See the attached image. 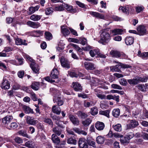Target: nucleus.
Returning <instances> with one entry per match:
<instances>
[{
	"instance_id": "33",
	"label": "nucleus",
	"mask_w": 148,
	"mask_h": 148,
	"mask_svg": "<svg viewBox=\"0 0 148 148\" xmlns=\"http://www.w3.org/2000/svg\"><path fill=\"white\" fill-rule=\"evenodd\" d=\"M138 121L135 120H131L130 124V128H134L138 125Z\"/></svg>"
},
{
	"instance_id": "9",
	"label": "nucleus",
	"mask_w": 148,
	"mask_h": 148,
	"mask_svg": "<svg viewBox=\"0 0 148 148\" xmlns=\"http://www.w3.org/2000/svg\"><path fill=\"white\" fill-rule=\"evenodd\" d=\"M13 118L10 116H7L2 119V123L5 126H8V124L11 122Z\"/></svg>"
},
{
	"instance_id": "6",
	"label": "nucleus",
	"mask_w": 148,
	"mask_h": 148,
	"mask_svg": "<svg viewBox=\"0 0 148 148\" xmlns=\"http://www.w3.org/2000/svg\"><path fill=\"white\" fill-rule=\"evenodd\" d=\"M1 87L2 89L5 90L8 89L10 87V84L8 81L6 79L5 77H4L3 81L1 85Z\"/></svg>"
},
{
	"instance_id": "16",
	"label": "nucleus",
	"mask_w": 148,
	"mask_h": 148,
	"mask_svg": "<svg viewBox=\"0 0 148 148\" xmlns=\"http://www.w3.org/2000/svg\"><path fill=\"white\" fill-rule=\"evenodd\" d=\"M89 14L93 16L98 18L101 19H103L104 18V16L98 12L90 11L89 12Z\"/></svg>"
},
{
	"instance_id": "15",
	"label": "nucleus",
	"mask_w": 148,
	"mask_h": 148,
	"mask_svg": "<svg viewBox=\"0 0 148 148\" xmlns=\"http://www.w3.org/2000/svg\"><path fill=\"white\" fill-rule=\"evenodd\" d=\"M69 119L72 123L75 125H78L79 121L78 119L75 117L73 115H71L69 116Z\"/></svg>"
},
{
	"instance_id": "23",
	"label": "nucleus",
	"mask_w": 148,
	"mask_h": 148,
	"mask_svg": "<svg viewBox=\"0 0 148 148\" xmlns=\"http://www.w3.org/2000/svg\"><path fill=\"white\" fill-rule=\"evenodd\" d=\"M26 42V40H24L23 41V42L22 40L20 38H16L15 43L16 45H27V44Z\"/></svg>"
},
{
	"instance_id": "22",
	"label": "nucleus",
	"mask_w": 148,
	"mask_h": 148,
	"mask_svg": "<svg viewBox=\"0 0 148 148\" xmlns=\"http://www.w3.org/2000/svg\"><path fill=\"white\" fill-rule=\"evenodd\" d=\"M53 101L54 103H56L59 106H61L63 104V101L61 99L60 97H54L53 99Z\"/></svg>"
},
{
	"instance_id": "55",
	"label": "nucleus",
	"mask_w": 148,
	"mask_h": 148,
	"mask_svg": "<svg viewBox=\"0 0 148 148\" xmlns=\"http://www.w3.org/2000/svg\"><path fill=\"white\" fill-rule=\"evenodd\" d=\"M53 9L51 8L50 7L46 8L45 10V14L47 15H49L51 13H52L53 11Z\"/></svg>"
},
{
	"instance_id": "56",
	"label": "nucleus",
	"mask_w": 148,
	"mask_h": 148,
	"mask_svg": "<svg viewBox=\"0 0 148 148\" xmlns=\"http://www.w3.org/2000/svg\"><path fill=\"white\" fill-rule=\"evenodd\" d=\"M95 94L98 97L101 99H105L106 98V96L104 94H102L101 93H95Z\"/></svg>"
},
{
	"instance_id": "19",
	"label": "nucleus",
	"mask_w": 148,
	"mask_h": 148,
	"mask_svg": "<svg viewBox=\"0 0 148 148\" xmlns=\"http://www.w3.org/2000/svg\"><path fill=\"white\" fill-rule=\"evenodd\" d=\"M51 139L53 143L57 145L59 144L60 142V139L56 134H54L52 135Z\"/></svg>"
},
{
	"instance_id": "40",
	"label": "nucleus",
	"mask_w": 148,
	"mask_h": 148,
	"mask_svg": "<svg viewBox=\"0 0 148 148\" xmlns=\"http://www.w3.org/2000/svg\"><path fill=\"white\" fill-rule=\"evenodd\" d=\"M138 56L143 59L148 57V52H144L141 53V51H139L138 52Z\"/></svg>"
},
{
	"instance_id": "7",
	"label": "nucleus",
	"mask_w": 148,
	"mask_h": 148,
	"mask_svg": "<svg viewBox=\"0 0 148 148\" xmlns=\"http://www.w3.org/2000/svg\"><path fill=\"white\" fill-rule=\"evenodd\" d=\"M84 66L85 69L88 70H93L95 69V65L94 63L89 62H85Z\"/></svg>"
},
{
	"instance_id": "2",
	"label": "nucleus",
	"mask_w": 148,
	"mask_h": 148,
	"mask_svg": "<svg viewBox=\"0 0 148 148\" xmlns=\"http://www.w3.org/2000/svg\"><path fill=\"white\" fill-rule=\"evenodd\" d=\"M114 62L116 63H118L119 64H117L115 66H110V69L113 72L115 71L118 72H121V71L120 69L118 68L119 66H120L121 68L123 69L130 68L132 67V66L129 64H124L120 62H116V61H114Z\"/></svg>"
},
{
	"instance_id": "30",
	"label": "nucleus",
	"mask_w": 148,
	"mask_h": 148,
	"mask_svg": "<svg viewBox=\"0 0 148 148\" xmlns=\"http://www.w3.org/2000/svg\"><path fill=\"white\" fill-rule=\"evenodd\" d=\"M42 16L37 14H33L30 17V19L34 21H37L40 20Z\"/></svg>"
},
{
	"instance_id": "45",
	"label": "nucleus",
	"mask_w": 148,
	"mask_h": 148,
	"mask_svg": "<svg viewBox=\"0 0 148 148\" xmlns=\"http://www.w3.org/2000/svg\"><path fill=\"white\" fill-rule=\"evenodd\" d=\"M127 81L128 83L130 85H135L138 84L136 77L133 79H128Z\"/></svg>"
},
{
	"instance_id": "26",
	"label": "nucleus",
	"mask_w": 148,
	"mask_h": 148,
	"mask_svg": "<svg viewBox=\"0 0 148 148\" xmlns=\"http://www.w3.org/2000/svg\"><path fill=\"white\" fill-rule=\"evenodd\" d=\"M121 52L115 50H112L110 52V54L113 57L116 58H119Z\"/></svg>"
},
{
	"instance_id": "3",
	"label": "nucleus",
	"mask_w": 148,
	"mask_h": 148,
	"mask_svg": "<svg viewBox=\"0 0 148 148\" xmlns=\"http://www.w3.org/2000/svg\"><path fill=\"white\" fill-rule=\"evenodd\" d=\"M26 121L27 123L31 125H34L37 124L38 121L35 120L33 117L30 116H27L26 117Z\"/></svg>"
},
{
	"instance_id": "57",
	"label": "nucleus",
	"mask_w": 148,
	"mask_h": 148,
	"mask_svg": "<svg viewBox=\"0 0 148 148\" xmlns=\"http://www.w3.org/2000/svg\"><path fill=\"white\" fill-rule=\"evenodd\" d=\"M119 82L121 85L123 86H126L127 84L126 80L124 79H120Z\"/></svg>"
},
{
	"instance_id": "39",
	"label": "nucleus",
	"mask_w": 148,
	"mask_h": 148,
	"mask_svg": "<svg viewBox=\"0 0 148 148\" xmlns=\"http://www.w3.org/2000/svg\"><path fill=\"white\" fill-rule=\"evenodd\" d=\"M123 32V30L121 29H115L112 30V32L114 35L117 34H121Z\"/></svg>"
},
{
	"instance_id": "41",
	"label": "nucleus",
	"mask_w": 148,
	"mask_h": 148,
	"mask_svg": "<svg viewBox=\"0 0 148 148\" xmlns=\"http://www.w3.org/2000/svg\"><path fill=\"white\" fill-rule=\"evenodd\" d=\"M138 83L140 82H145L147 81L146 77H139L138 76L136 77Z\"/></svg>"
},
{
	"instance_id": "35",
	"label": "nucleus",
	"mask_w": 148,
	"mask_h": 148,
	"mask_svg": "<svg viewBox=\"0 0 148 148\" xmlns=\"http://www.w3.org/2000/svg\"><path fill=\"white\" fill-rule=\"evenodd\" d=\"M104 138L101 136H98L96 139L97 143L99 144H103L104 142Z\"/></svg>"
},
{
	"instance_id": "62",
	"label": "nucleus",
	"mask_w": 148,
	"mask_h": 148,
	"mask_svg": "<svg viewBox=\"0 0 148 148\" xmlns=\"http://www.w3.org/2000/svg\"><path fill=\"white\" fill-rule=\"evenodd\" d=\"M69 41L74 42L77 43H79V40L75 38H69Z\"/></svg>"
},
{
	"instance_id": "64",
	"label": "nucleus",
	"mask_w": 148,
	"mask_h": 148,
	"mask_svg": "<svg viewBox=\"0 0 148 148\" xmlns=\"http://www.w3.org/2000/svg\"><path fill=\"white\" fill-rule=\"evenodd\" d=\"M134 134L133 132H130L127 134L126 136L130 140L134 136Z\"/></svg>"
},
{
	"instance_id": "47",
	"label": "nucleus",
	"mask_w": 148,
	"mask_h": 148,
	"mask_svg": "<svg viewBox=\"0 0 148 148\" xmlns=\"http://www.w3.org/2000/svg\"><path fill=\"white\" fill-rule=\"evenodd\" d=\"M18 134L23 136L26 137L28 138H30V137L27 134L26 132L23 130H21L18 132Z\"/></svg>"
},
{
	"instance_id": "60",
	"label": "nucleus",
	"mask_w": 148,
	"mask_h": 148,
	"mask_svg": "<svg viewBox=\"0 0 148 148\" xmlns=\"http://www.w3.org/2000/svg\"><path fill=\"white\" fill-rule=\"evenodd\" d=\"M112 88L114 89H116L119 90H122V87L119 85L116 84H113L111 85Z\"/></svg>"
},
{
	"instance_id": "24",
	"label": "nucleus",
	"mask_w": 148,
	"mask_h": 148,
	"mask_svg": "<svg viewBox=\"0 0 148 148\" xmlns=\"http://www.w3.org/2000/svg\"><path fill=\"white\" fill-rule=\"evenodd\" d=\"M22 108L25 112L26 114L34 113L33 110L28 106L23 105L22 106Z\"/></svg>"
},
{
	"instance_id": "21",
	"label": "nucleus",
	"mask_w": 148,
	"mask_h": 148,
	"mask_svg": "<svg viewBox=\"0 0 148 148\" xmlns=\"http://www.w3.org/2000/svg\"><path fill=\"white\" fill-rule=\"evenodd\" d=\"M59 73L57 69H53L51 72L50 75V77L54 79H56L58 78V75Z\"/></svg>"
},
{
	"instance_id": "14",
	"label": "nucleus",
	"mask_w": 148,
	"mask_h": 148,
	"mask_svg": "<svg viewBox=\"0 0 148 148\" xmlns=\"http://www.w3.org/2000/svg\"><path fill=\"white\" fill-rule=\"evenodd\" d=\"M27 24L30 27L34 28H37L40 26V23L38 22H35L30 21H28Z\"/></svg>"
},
{
	"instance_id": "37",
	"label": "nucleus",
	"mask_w": 148,
	"mask_h": 148,
	"mask_svg": "<svg viewBox=\"0 0 148 148\" xmlns=\"http://www.w3.org/2000/svg\"><path fill=\"white\" fill-rule=\"evenodd\" d=\"M92 120L89 118L87 119H86L82 121V123L85 127L89 125L91 123Z\"/></svg>"
},
{
	"instance_id": "61",
	"label": "nucleus",
	"mask_w": 148,
	"mask_h": 148,
	"mask_svg": "<svg viewBox=\"0 0 148 148\" xmlns=\"http://www.w3.org/2000/svg\"><path fill=\"white\" fill-rule=\"evenodd\" d=\"M140 123L143 126L148 128V122L145 121H140Z\"/></svg>"
},
{
	"instance_id": "48",
	"label": "nucleus",
	"mask_w": 148,
	"mask_h": 148,
	"mask_svg": "<svg viewBox=\"0 0 148 148\" xmlns=\"http://www.w3.org/2000/svg\"><path fill=\"white\" fill-rule=\"evenodd\" d=\"M90 112L93 115H95L98 113V110L96 107H94L91 108Z\"/></svg>"
},
{
	"instance_id": "32",
	"label": "nucleus",
	"mask_w": 148,
	"mask_h": 148,
	"mask_svg": "<svg viewBox=\"0 0 148 148\" xmlns=\"http://www.w3.org/2000/svg\"><path fill=\"white\" fill-rule=\"evenodd\" d=\"M45 38L48 40H51L53 38V35L52 34L49 32H45Z\"/></svg>"
},
{
	"instance_id": "58",
	"label": "nucleus",
	"mask_w": 148,
	"mask_h": 148,
	"mask_svg": "<svg viewBox=\"0 0 148 148\" xmlns=\"http://www.w3.org/2000/svg\"><path fill=\"white\" fill-rule=\"evenodd\" d=\"M76 3L80 7L84 8H86V6L84 4L82 3L79 1H76Z\"/></svg>"
},
{
	"instance_id": "63",
	"label": "nucleus",
	"mask_w": 148,
	"mask_h": 148,
	"mask_svg": "<svg viewBox=\"0 0 148 148\" xmlns=\"http://www.w3.org/2000/svg\"><path fill=\"white\" fill-rule=\"evenodd\" d=\"M34 33H35L38 35V36L42 35L44 32L40 30H36L33 31Z\"/></svg>"
},
{
	"instance_id": "42",
	"label": "nucleus",
	"mask_w": 148,
	"mask_h": 148,
	"mask_svg": "<svg viewBox=\"0 0 148 148\" xmlns=\"http://www.w3.org/2000/svg\"><path fill=\"white\" fill-rule=\"evenodd\" d=\"M120 10H121L122 12L127 14H129V8L127 6L125 7L121 6L119 8Z\"/></svg>"
},
{
	"instance_id": "52",
	"label": "nucleus",
	"mask_w": 148,
	"mask_h": 148,
	"mask_svg": "<svg viewBox=\"0 0 148 148\" xmlns=\"http://www.w3.org/2000/svg\"><path fill=\"white\" fill-rule=\"evenodd\" d=\"M144 9L143 6H137L135 7L136 12L137 13H139L143 11Z\"/></svg>"
},
{
	"instance_id": "5",
	"label": "nucleus",
	"mask_w": 148,
	"mask_h": 148,
	"mask_svg": "<svg viewBox=\"0 0 148 148\" xmlns=\"http://www.w3.org/2000/svg\"><path fill=\"white\" fill-rule=\"evenodd\" d=\"M137 34L140 36H143L147 32L146 27L144 26L140 25L137 28Z\"/></svg>"
},
{
	"instance_id": "43",
	"label": "nucleus",
	"mask_w": 148,
	"mask_h": 148,
	"mask_svg": "<svg viewBox=\"0 0 148 148\" xmlns=\"http://www.w3.org/2000/svg\"><path fill=\"white\" fill-rule=\"evenodd\" d=\"M77 114L78 117L82 119H84L88 116L87 114L81 111L78 112L77 113Z\"/></svg>"
},
{
	"instance_id": "8",
	"label": "nucleus",
	"mask_w": 148,
	"mask_h": 148,
	"mask_svg": "<svg viewBox=\"0 0 148 148\" xmlns=\"http://www.w3.org/2000/svg\"><path fill=\"white\" fill-rule=\"evenodd\" d=\"M78 143L80 148H88V146L85 141V139L84 138H80Z\"/></svg>"
},
{
	"instance_id": "28",
	"label": "nucleus",
	"mask_w": 148,
	"mask_h": 148,
	"mask_svg": "<svg viewBox=\"0 0 148 148\" xmlns=\"http://www.w3.org/2000/svg\"><path fill=\"white\" fill-rule=\"evenodd\" d=\"M110 110H101L99 112V114L105 116L108 118H110Z\"/></svg>"
},
{
	"instance_id": "46",
	"label": "nucleus",
	"mask_w": 148,
	"mask_h": 148,
	"mask_svg": "<svg viewBox=\"0 0 148 148\" xmlns=\"http://www.w3.org/2000/svg\"><path fill=\"white\" fill-rule=\"evenodd\" d=\"M67 143L69 144L75 145L77 143V140L72 138H69L68 139Z\"/></svg>"
},
{
	"instance_id": "34",
	"label": "nucleus",
	"mask_w": 148,
	"mask_h": 148,
	"mask_svg": "<svg viewBox=\"0 0 148 148\" xmlns=\"http://www.w3.org/2000/svg\"><path fill=\"white\" fill-rule=\"evenodd\" d=\"M113 116L115 117H117L120 114V110L118 109H115L112 112Z\"/></svg>"
},
{
	"instance_id": "44",
	"label": "nucleus",
	"mask_w": 148,
	"mask_h": 148,
	"mask_svg": "<svg viewBox=\"0 0 148 148\" xmlns=\"http://www.w3.org/2000/svg\"><path fill=\"white\" fill-rule=\"evenodd\" d=\"M43 121L44 122L49 125H52L53 126V123L51 119L49 118L46 117L43 118Z\"/></svg>"
},
{
	"instance_id": "13",
	"label": "nucleus",
	"mask_w": 148,
	"mask_h": 148,
	"mask_svg": "<svg viewBox=\"0 0 148 148\" xmlns=\"http://www.w3.org/2000/svg\"><path fill=\"white\" fill-rule=\"evenodd\" d=\"M110 138L114 137L115 138H122L123 135L120 134L118 133H115L113 134L111 131H110L108 133L107 135Z\"/></svg>"
},
{
	"instance_id": "36",
	"label": "nucleus",
	"mask_w": 148,
	"mask_h": 148,
	"mask_svg": "<svg viewBox=\"0 0 148 148\" xmlns=\"http://www.w3.org/2000/svg\"><path fill=\"white\" fill-rule=\"evenodd\" d=\"M112 127L116 131L120 132L122 130L121 125L120 124H117L115 125H113Z\"/></svg>"
},
{
	"instance_id": "4",
	"label": "nucleus",
	"mask_w": 148,
	"mask_h": 148,
	"mask_svg": "<svg viewBox=\"0 0 148 148\" xmlns=\"http://www.w3.org/2000/svg\"><path fill=\"white\" fill-rule=\"evenodd\" d=\"M60 60L61 66L62 67L67 69L70 68V65L69 62L64 57H61Z\"/></svg>"
},
{
	"instance_id": "51",
	"label": "nucleus",
	"mask_w": 148,
	"mask_h": 148,
	"mask_svg": "<svg viewBox=\"0 0 148 148\" xmlns=\"http://www.w3.org/2000/svg\"><path fill=\"white\" fill-rule=\"evenodd\" d=\"M54 10L56 11H62L64 10L63 4L61 5L55 7Z\"/></svg>"
},
{
	"instance_id": "59",
	"label": "nucleus",
	"mask_w": 148,
	"mask_h": 148,
	"mask_svg": "<svg viewBox=\"0 0 148 148\" xmlns=\"http://www.w3.org/2000/svg\"><path fill=\"white\" fill-rule=\"evenodd\" d=\"M18 126V125L15 122H13L11 123L10 125V128H9V127H8V128L13 129L16 128Z\"/></svg>"
},
{
	"instance_id": "54",
	"label": "nucleus",
	"mask_w": 148,
	"mask_h": 148,
	"mask_svg": "<svg viewBox=\"0 0 148 148\" xmlns=\"http://www.w3.org/2000/svg\"><path fill=\"white\" fill-rule=\"evenodd\" d=\"M120 141L121 143L123 144L128 143L129 142V140L126 136L124 138H121Z\"/></svg>"
},
{
	"instance_id": "31",
	"label": "nucleus",
	"mask_w": 148,
	"mask_h": 148,
	"mask_svg": "<svg viewBox=\"0 0 148 148\" xmlns=\"http://www.w3.org/2000/svg\"><path fill=\"white\" fill-rule=\"evenodd\" d=\"M40 84L39 82H33L31 85V88L33 90H38L39 88Z\"/></svg>"
},
{
	"instance_id": "50",
	"label": "nucleus",
	"mask_w": 148,
	"mask_h": 148,
	"mask_svg": "<svg viewBox=\"0 0 148 148\" xmlns=\"http://www.w3.org/2000/svg\"><path fill=\"white\" fill-rule=\"evenodd\" d=\"M139 89L143 92H145L146 91V88L145 87V85L142 84H140L138 86Z\"/></svg>"
},
{
	"instance_id": "12",
	"label": "nucleus",
	"mask_w": 148,
	"mask_h": 148,
	"mask_svg": "<svg viewBox=\"0 0 148 148\" xmlns=\"http://www.w3.org/2000/svg\"><path fill=\"white\" fill-rule=\"evenodd\" d=\"M61 32L63 35L65 36H68L70 34V31L68 28L64 26H61Z\"/></svg>"
},
{
	"instance_id": "53",
	"label": "nucleus",
	"mask_w": 148,
	"mask_h": 148,
	"mask_svg": "<svg viewBox=\"0 0 148 148\" xmlns=\"http://www.w3.org/2000/svg\"><path fill=\"white\" fill-rule=\"evenodd\" d=\"M71 45L77 51L81 52L82 51V49L78 45L73 44H71Z\"/></svg>"
},
{
	"instance_id": "17",
	"label": "nucleus",
	"mask_w": 148,
	"mask_h": 148,
	"mask_svg": "<svg viewBox=\"0 0 148 148\" xmlns=\"http://www.w3.org/2000/svg\"><path fill=\"white\" fill-rule=\"evenodd\" d=\"M63 6L64 8H66L68 11L70 12L71 13H74L76 12V10L75 8L73 9V7L71 5L64 3Z\"/></svg>"
},
{
	"instance_id": "49",
	"label": "nucleus",
	"mask_w": 148,
	"mask_h": 148,
	"mask_svg": "<svg viewBox=\"0 0 148 148\" xmlns=\"http://www.w3.org/2000/svg\"><path fill=\"white\" fill-rule=\"evenodd\" d=\"M79 43L83 45H84L87 43V39L85 38H81L79 39Z\"/></svg>"
},
{
	"instance_id": "38",
	"label": "nucleus",
	"mask_w": 148,
	"mask_h": 148,
	"mask_svg": "<svg viewBox=\"0 0 148 148\" xmlns=\"http://www.w3.org/2000/svg\"><path fill=\"white\" fill-rule=\"evenodd\" d=\"M99 51V50L98 49H95L93 50H90L89 52L90 56L92 57H93L95 55H97Z\"/></svg>"
},
{
	"instance_id": "27",
	"label": "nucleus",
	"mask_w": 148,
	"mask_h": 148,
	"mask_svg": "<svg viewBox=\"0 0 148 148\" xmlns=\"http://www.w3.org/2000/svg\"><path fill=\"white\" fill-rule=\"evenodd\" d=\"M73 130L76 133L79 134H82L84 136H86L87 134V133L86 131L81 130L77 128H73Z\"/></svg>"
},
{
	"instance_id": "11",
	"label": "nucleus",
	"mask_w": 148,
	"mask_h": 148,
	"mask_svg": "<svg viewBox=\"0 0 148 148\" xmlns=\"http://www.w3.org/2000/svg\"><path fill=\"white\" fill-rule=\"evenodd\" d=\"M105 127V124L102 122L97 121L95 124L96 128L97 130L99 131L103 130Z\"/></svg>"
},
{
	"instance_id": "25",
	"label": "nucleus",
	"mask_w": 148,
	"mask_h": 148,
	"mask_svg": "<svg viewBox=\"0 0 148 148\" xmlns=\"http://www.w3.org/2000/svg\"><path fill=\"white\" fill-rule=\"evenodd\" d=\"M52 131L56 135L60 136L62 133V130L58 126L53 127Z\"/></svg>"
},
{
	"instance_id": "29",
	"label": "nucleus",
	"mask_w": 148,
	"mask_h": 148,
	"mask_svg": "<svg viewBox=\"0 0 148 148\" xmlns=\"http://www.w3.org/2000/svg\"><path fill=\"white\" fill-rule=\"evenodd\" d=\"M125 42L127 45H130L134 42V38L131 37H127L125 39Z\"/></svg>"
},
{
	"instance_id": "20",
	"label": "nucleus",
	"mask_w": 148,
	"mask_h": 148,
	"mask_svg": "<svg viewBox=\"0 0 148 148\" xmlns=\"http://www.w3.org/2000/svg\"><path fill=\"white\" fill-rule=\"evenodd\" d=\"M52 112L57 114L59 115L61 113V109L60 108L56 105H54L52 108Z\"/></svg>"
},
{
	"instance_id": "1",
	"label": "nucleus",
	"mask_w": 148,
	"mask_h": 148,
	"mask_svg": "<svg viewBox=\"0 0 148 148\" xmlns=\"http://www.w3.org/2000/svg\"><path fill=\"white\" fill-rule=\"evenodd\" d=\"M101 38L99 42L105 44L108 43L111 39L110 35L106 30H104L100 35Z\"/></svg>"
},
{
	"instance_id": "10",
	"label": "nucleus",
	"mask_w": 148,
	"mask_h": 148,
	"mask_svg": "<svg viewBox=\"0 0 148 148\" xmlns=\"http://www.w3.org/2000/svg\"><path fill=\"white\" fill-rule=\"evenodd\" d=\"M73 88L76 91L81 92L82 90V87L77 82H73L72 84Z\"/></svg>"
},
{
	"instance_id": "18",
	"label": "nucleus",
	"mask_w": 148,
	"mask_h": 148,
	"mask_svg": "<svg viewBox=\"0 0 148 148\" xmlns=\"http://www.w3.org/2000/svg\"><path fill=\"white\" fill-rule=\"evenodd\" d=\"M30 66L34 73H36L38 72L39 70L38 67L35 64L34 62H32L30 64Z\"/></svg>"
}]
</instances>
